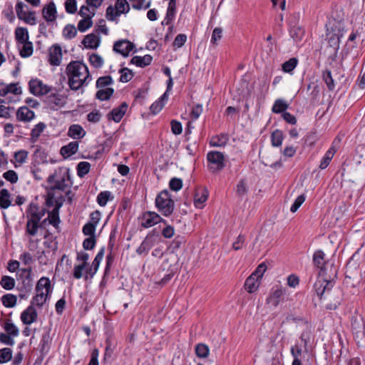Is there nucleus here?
<instances>
[{
    "label": "nucleus",
    "mask_w": 365,
    "mask_h": 365,
    "mask_svg": "<svg viewBox=\"0 0 365 365\" xmlns=\"http://www.w3.org/2000/svg\"><path fill=\"white\" fill-rule=\"evenodd\" d=\"M68 85L71 90L77 91L87 86L91 80L87 66L80 61H71L66 67Z\"/></svg>",
    "instance_id": "obj_1"
},
{
    "label": "nucleus",
    "mask_w": 365,
    "mask_h": 365,
    "mask_svg": "<svg viewBox=\"0 0 365 365\" xmlns=\"http://www.w3.org/2000/svg\"><path fill=\"white\" fill-rule=\"evenodd\" d=\"M241 87L242 91L240 94L242 95V99L239 101L237 110L242 113L240 117L241 125L242 127L245 128L250 123V116L249 113V96L250 91L249 88V82L246 79H242Z\"/></svg>",
    "instance_id": "obj_2"
},
{
    "label": "nucleus",
    "mask_w": 365,
    "mask_h": 365,
    "mask_svg": "<svg viewBox=\"0 0 365 365\" xmlns=\"http://www.w3.org/2000/svg\"><path fill=\"white\" fill-rule=\"evenodd\" d=\"M155 206L164 216H170L174 210L175 202L167 190L160 192L155 198Z\"/></svg>",
    "instance_id": "obj_3"
},
{
    "label": "nucleus",
    "mask_w": 365,
    "mask_h": 365,
    "mask_svg": "<svg viewBox=\"0 0 365 365\" xmlns=\"http://www.w3.org/2000/svg\"><path fill=\"white\" fill-rule=\"evenodd\" d=\"M351 330L358 343L365 341V321L362 317H352Z\"/></svg>",
    "instance_id": "obj_4"
},
{
    "label": "nucleus",
    "mask_w": 365,
    "mask_h": 365,
    "mask_svg": "<svg viewBox=\"0 0 365 365\" xmlns=\"http://www.w3.org/2000/svg\"><path fill=\"white\" fill-rule=\"evenodd\" d=\"M334 282L332 280H328L324 276H319V279L314 284L317 294L320 299L323 297H326L332 290Z\"/></svg>",
    "instance_id": "obj_5"
},
{
    "label": "nucleus",
    "mask_w": 365,
    "mask_h": 365,
    "mask_svg": "<svg viewBox=\"0 0 365 365\" xmlns=\"http://www.w3.org/2000/svg\"><path fill=\"white\" fill-rule=\"evenodd\" d=\"M207 160L210 163V170L212 172L221 170L225 167V158L221 152H209L207 154Z\"/></svg>",
    "instance_id": "obj_6"
},
{
    "label": "nucleus",
    "mask_w": 365,
    "mask_h": 365,
    "mask_svg": "<svg viewBox=\"0 0 365 365\" xmlns=\"http://www.w3.org/2000/svg\"><path fill=\"white\" fill-rule=\"evenodd\" d=\"M29 91L34 96H43L48 93L51 87L43 83V82L37 78L31 79L29 83Z\"/></svg>",
    "instance_id": "obj_7"
},
{
    "label": "nucleus",
    "mask_w": 365,
    "mask_h": 365,
    "mask_svg": "<svg viewBox=\"0 0 365 365\" xmlns=\"http://www.w3.org/2000/svg\"><path fill=\"white\" fill-rule=\"evenodd\" d=\"M160 222L165 223V220H164L158 213L148 211L144 212L142 215L141 226L145 228H148Z\"/></svg>",
    "instance_id": "obj_8"
},
{
    "label": "nucleus",
    "mask_w": 365,
    "mask_h": 365,
    "mask_svg": "<svg viewBox=\"0 0 365 365\" xmlns=\"http://www.w3.org/2000/svg\"><path fill=\"white\" fill-rule=\"evenodd\" d=\"M284 294L285 289L282 287H274L272 288L269 296L267 297V302L268 304L277 307L279 303L284 300Z\"/></svg>",
    "instance_id": "obj_9"
},
{
    "label": "nucleus",
    "mask_w": 365,
    "mask_h": 365,
    "mask_svg": "<svg viewBox=\"0 0 365 365\" xmlns=\"http://www.w3.org/2000/svg\"><path fill=\"white\" fill-rule=\"evenodd\" d=\"M313 263L314 266L320 269L319 273V276H325L327 274L325 254L322 250H319L314 253Z\"/></svg>",
    "instance_id": "obj_10"
},
{
    "label": "nucleus",
    "mask_w": 365,
    "mask_h": 365,
    "mask_svg": "<svg viewBox=\"0 0 365 365\" xmlns=\"http://www.w3.org/2000/svg\"><path fill=\"white\" fill-rule=\"evenodd\" d=\"M45 213V208L40 207L37 204L31 202L27 210V218L40 222Z\"/></svg>",
    "instance_id": "obj_11"
},
{
    "label": "nucleus",
    "mask_w": 365,
    "mask_h": 365,
    "mask_svg": "<svg viewBox=\"0 0 365 365\" xmlns=\"http://www.w3.org/2000/svg\"><path fill=\"white\" fill-rule=\"evenodd\" d=\"M133 44L128 40H120L116 41L113 46V51L120 53L123 56H128L133 50Z\"/></svg>",
    "instance_id": "obj_12"
},
{
    "label": "nucleus",
    "mask_w": 365,
    "mask_h": 365,
    "mask_svg": "<svg viewBox=\"0 0 365 365\" xmlns=\"http://www.w3.org/2000/svg\"><path fill=\"white\" fill-rule=\"evenodd\" d=\"M38 314L34 306H29L21 314V320L24 324L29 325L37 319Z\"/></svg>",
    "instance_id": "obj_13"
},
{
    "label": "nucleus",
    "mask_w": 365,
    "mask_h": 365,
    "mask_svg": "<svg viewBox=\"0 0 365 365\" xmlns=\"http://www.w3.org/2000/svg\"><path fill=\"white\" fill-rule=\"evenodd\" d=\"M157 236L155 235H148L140 245L137 248L136 252L138 255L147 254L154 246Z\"/></svg>",
    "instance_id": "obj_14"
},
{
    "label": "nucleus",
    "mask_w": 365,
    "mask_h": 365,
    "mask_svg": "<svg viewBox=\"0 0 365 365\" xmlns=\"http://www.w3.org/2000/svg\"><path fill=\"white\" fill-rule=\"evenodd\" d=\"M327 297L331 301L333 299V302H331L326 306L327 309L334 310L341 304L342 301V292L340 289L331 291L329 294H328Z\"/></svg>",
    "instance_id": "obj_15"
},
{
    "label": "nucleus",
    "mask_w": 365,
    "mask_h": 365,
    "mask_svg": "<svg viewBox=\"0 0 365 365\" xmlns=\"http://www.w3.org/2000/svg\"><path fill=\"white\" fill-rule=\"evenodd\" d=\"M48 61L52 66H59L62 59L61 47L58 45H53L49 49Z\"/></svg>",
    "instance_id": "obj_16"
},
{
    "label": "nucleus",
    "mask_w": 365,
    "mask_h": 365,
    "mask_svg": "<svg viewBox=\"0 0 365 365\" xmlns=\"http://www.w3.org/2000/svg\"><path fill=\"white\" fill-rule=\"evenodd\" d=\"M128 108V104L125 102L122 103L118 108H113L108 114V120H113L116 123L121 120Z\"/></svg>",
    "instance_id": "obj_17"
},
{
    "label": "nucleus",
    "mask_w": 365,
    "mask_h": 365,
    "mask_svg": "<svg viewBox=\"0 0 365 365\" xmlns=\"http://www.w3.org/2000/svg\"><path fill=\"white\" fill-rule=\"evenodd\" d=\"M208 190L205 187L197 188L194 196V204L197 208H202L208 197Z\"/></svg>",
    "instance_id": "obj_18"
},
{
    "label": "nucleus",
    "mask_w": 365,
    "mask_h": 365,
    "mask_svg": "<svg viewBox=\"0 0 365 365\" xmlns=\"http://www.w3.org/2000/svg\"><path fill=\"white\" fill-rule=\"evenodd\" d=\"M43 17L47 22H53L56 19L57 11L55 4L51 1L46 5L42 10Z\"/></svg>",
    "instance_id": "obj_19"
},
{
    "label": "nucleus",
    "mask_w": 365,
    "mask_h": 365,
    "mask_svg": "<svg viewBox=\"0 0 365 365\" xmlns=\"http://www.w3.org/2000/svg\"><path fill=\"white\" fill-rule=\"evenodd\" d=\"M34 117V112L26 106L20 107L16 112V118L19 121L29 122Z\"/></svg>",
    "instance_id": "obj_20"
},
{
    "label": "nucleus",
    "mask_w": 365,
    "mask_h": 365,
    "mask_svg": "<svg viewBox=\"0 0 365 365\" xmlns=\"http://www.w3.org/2000/svg\"><path fill=\"white\" fill-rule=\"evenodd\" d=\"M43 289H45V292L48 294H51L53 291V287L51 284V281L48 277H42L37 282L36 286V292H43Z\"/></svg>",
    "instance_id": "obj_21"
},
{
    "label": "nucleus",
    "mask_w": 365,
    "mask_h": 365,
    "mask_svg": "<svg viewBox=\"0 0 365 365\" xmlns=\"http://www.w3.org/2000/svg\"><path fill=\"white\" fill-rule=\"evenodd\" d=\"M9 93L15 95L21 94V88L18 86L17 83H10L9 85L0 83V96H5Z\"/></svg>",
    "instance_id": "obj_22"
},
{
    "label": "nucleus",
    "mask_w": 365,
    "mask_h": 365,
    "mask_svg": "<svg viewBox=\"0 0 365 365\" xmlns=\"http://www.w3.org/2000/svg\"><path fill=\"white\" fill-rule=\"evenodd\" d=\"M86 133L83 127L78 124L71 125L68 130V135L75 140L83 138Z\"/></svg>",
    "instance_id": "obj_23"
},
{
    "label": "nucleus",
    "mask_w": 365,
    "mask_h": 365,
    "mask_svg": "<svg viewBox=\"0 0 365 365\" xmlns=\"http://www.w3.org/2000/svg\"><path fill=\"white\" fill-rule=\"evenodd\" d=\"M51 344V338L50 336V331H46L41 336L40 343H39V349L40 351L42 354H47L50 349Z\"/></svg>",
    "instance_id": "obj_24"
},
{
    "label": "nucleus",
    "mask_w": 365,
    "mask_h": 365,
    "mask_svg": "<svg viewBox=\"0 0 365 365\" xmlns=\"http://www.w3.org/2000/svg\"><path fill=\"white\" fill-rule=\"evenodd\" d=\"M267 269V265L264 262L261 263L258 265L254 272H252V277L255 276L257 277L256 282H252V292L256 291L259 287L260 282L259 279H261Z\"/></svg>",
    "instance_id": "obj_25"
},
{
    "label": "nucleus",
    "mask_w": 365,
    "mask_h": 365,
    "mask_svg": "<svg viewBox=\"0 0 365 365\" xmlns=\"http://www.w3.org/2000/svg\"><path fill=\"white\" fill-rule=\"evenodd\" d=\"M327 36L329 46L337 51L339 48L340 38L343 36L342 33L339 30L337 33H329Z\"/></svg>",
    "instance_id": "obj_26"
},
{
    "label": "nucleus",
    "mask_w": 365,
    "mask_h": 365,
    "mask_svg": "<svg viewBox=\"0 0 365 365\" xmlns=\"http://www.w3.org/2000/svg\"><path fill=\"white\" fill-rule=\"evenodd\" d=\"M78 143L77 141L70 142L68 145L61 148V154L63 158H68L75 154L78 151Z\"/></svg>",
    "instance_id": "obj_27"
},
{
    "label": "nucleus",
    "mask_w": 365,
    "mask_h": 365,
    "mask_svg": "<svg viewBox=\"0 0 365 365\" xmlns=\"http://www.w3.org/2000/svg\"><path fill=\"white\" fill-rule=\"evenodd\" d=\"M51 294L44 292H36V294L32 298L30 306L35 307H41L50 298Z\"/></svg>",
    "instance_id": "obj_28"
},
{
    "label": "nucleus",
    "mask_w": 365,
    "mask_h": 365,
    "mask_svg": "<svg viewBox=\"0 0 365 365\" xmlns=\"http://www.w3.org/2000/svg\"><path fill=\"white\" fill-rule=\"evenodd\" d=\"M104 252L105 249L104 247H102L96 255L91 267L87 270V272H88L91 275V277H93V275L96 273L99 267L100 263L103 258Z\"/></svg>",
    "instance_id": "obj_29"
},
{
    "label": "nucleus",
    "mask_w": 365,
    "mask_h": 365,
    "mask_svg": "<svg viewBox=\"0 0 365 365\" xmlns=\"http://www.w3.org/2000/svg\"><path fill=\"white\" fill-rule=\"evenodd\" d=\"M152 60L153 57L148 54L143 56H135L131 59V63L135 64L138 67L143 68L150 65Z\"/></svg>",
    "instance_id": "obj_30"
},
{
    "label": "nucleus",
    "mask_w": 365,
    "mask_h": 365,
    "mask_svg": "<svg viewBox=\"0 0 365 365\" xmlns=\"http://www.w3.org/2000/svg\"><path fill=\"white\" fill-rule=\"evenodd\" d=\"M11 205V195L7 189H1L0 191V207L7 209Z\"/></svg>",
    "instance_id": "obj_31"
},
{
    "label": "nucleus",
    "mask_w": 365,
    "mask_h": 365,
    "mask_svg": "<svg viewBox=\"0 0 365 365\" xmlns=\"http://www.w3.org/2000/svg\"><path fill=\"white\" fill-rule=\"evenodd\" d=\"M86 48H96L98 46V38L94 34L86 35L82 41Z\"/></svg>",
    "instance_id": "obj_32"
},
{
    "label": "nucleus",
    "mask_w": 365,
    "mask_h": 365,
    "mask_svg": "<svg viewBox=\"0 0 365 365\" xmlns=\"http://www.w3.org/2000/svg\"><path fill=\"white\" fill-rule=\"evenodd\" d=\"M289 34L294 41L299 42L304 35V29L298 25H294L291 26Z\"/></svg>",
    "instance_id": "obj_33"
},
{
    "label": "nucleus",
    "mask_w": 365,
    "mask_h": 365,
    "mask_svg": "<svg viewBox=\"0 0 365 365\" xmlns=\"http://www.w3.org/2000/svg\"><path fill=\"white\" fill-rule=\"evenodd\" d=\"M3 328L5 331V333L12 336L14 338L19 334V330L18 327L11 322V319H6L4 322Z\"/></svg>",
    "instance_id": "obj_34"
},
{
    "label": "nucleus",
    "mask_w": 365,
    "mask_h": 365,
    "mask_svg": "<svg viewBox=\"0 0 365 365\" xmlns=\"http://www.w3.org/2000/svg\"><path fill=\"white\" fill-rule=\"evenodd\" d=\"M45 128L46 124L44 123L40 122L36 124L31 130L30 141L33 143H36Z\"/></svg>",
    "instance_id": "obj_35"
},
{
    "label": "nucleus",
    "mask_w": 365,
    "mask_h": 365,
    "mask_svg": "<svg viewBox=\"0 0 365 365\" xmlns=\"http://www.w3.org/2000/svg\"><path fill=\"white\" fill-rule=\"evenodd\" d=\"M95 15L94 11H92L91 15L88 16L83 17V19L80 20L78 24V29L81 32H85L87 29L91 28L93 25L92 18Z\"/></svg>",
    "instance_id": "obj_36"
},
{
    "label": "nucleus",
    "mask_w": 365,
    "mask_h": 365,
    "mask_svg": "<svg viewBox=\"0 0 365 365\" xmlns=\"http://www.w3.org/2000/svg\"><path fill=\"white\" fill-rule=\"evenodd\" d=\"M15 38L19 43L29 41V32L26 28L17 27L15 30Z\"/></svg>",
    "instance_id": "obj_37"
},
{
    "label": "nucleus",
    "mask_w": 365,
    "mask_h": 365,
    "mask_svg": "<svg viewBox=\"0 0 365 365\" xmlns=\"http://www.w3.org/2000/svg\"><path fill=\"white\" fill-rule=\"evenodd\" d=\"M39 221L27 220L26 225V233L30 236H35L37 234L38 229L40 227Z\"/></svg>",
    "instance_id": "obj_38"
},
{
    "label": "nucleus",
    "mask_w": 365,
    "mask_h": 365,
    "mask_svg": "<svg viewBox=\"0 0 365 365\" xmlns=\"http://www.w3.org/2000/svg\"><path fill=\"white\" fill-rule=\"evenodd\" d=\"M69 178H66L64 176L57 179L56 183L51 187V190H58L61 191H66V188L70 187L68 183Z\"/></svg>",
    "instance_id": "obj_39"
},
{
    "label": "nucleus",
    "mask_w": 365,
    "mask_h": 365,
    "mask_svg": "<svg viewBox=\"0 0 365 365\" xmlns=\"http://www.w3.org/2000/svg\"><path fill=\"white\" fill-rule=\"evenodd\" d=\"M322 79L326 83L329 91H332L335 89V83L331 75V72L326 69L322 72Z\"/></svg>",
    "instance_id": "obj_40"
},
{
    "label": "nucleus",
    "mask_w": 365,
    "mask_h": 365,
    "mask_svg": "<svg viewBox=\"0 0 365 365\" xmlns=\"http://www.w3.org/2000/svg\"><path fill=\"white\" fill-rule=\"evenodd\" d=\"M115 15H120L122 14L128 13L130 10V4L127 0H117L115 4Z\"/></svg>",
    "instance_id": "obj_41"
},
{
    "label": "nucleus",
    "mask_w": 365,
    "mask_h": 365,
    "mask_svg": "<svg viewBox=\"0 0 365 365\" xmlns=\"http://www.w3.org/2000/svg\"><path fill=\"white\" fill-rule=\"evenodd\" d=\"M288 103L283 99H277L272 106V110L274 113H283L288 108Z\"/></svg>",
    "instance_id": "obj_42"
},
{
    "label": "nucleus",
    "mask_w": 365,
    "mask_h": 365,
    "mask_svg": "<svg viewBox=\"0 0 365 365\" xmlns=\"http://www.w3.org/2000/svg\"><path fill=\"white\" fill-rule=\"evenodd\" d=\"M114 93L112 88H99L96 94V98L101 101L108 100Z\"/></svg>",
    "instance_id": "obj_43"
},
{
    "label": "nucleus",
    "mask_w": 365,
    "mask_h": 365,
    "mask_svg": "<svg viewBox=\"0 0 365 365\" xmlns=\"http://www.w3.org/2000/svg\"><path fill=\"white\" fill-rule=\"evenodd\" d=\"M284 139V135L282 130H275L271 134L272 145L274 147H279L282 145Z\"/></svg>",
    "instance_id": "obj_44"
},
{
    "label": "nucleus",
    "mask_w": 365,
    "mask_h": 365,
    "mask_svg": "<svg viewBox=\"0 0 365 365\" xmlns=\"http://www.w3.org/2000/svg\"><path fill=\"white\" fill-rule=\"evenodd\" d=\"M47 220H48L49 224L52 225L56 229H58V225L61 222L59 212L52 210L48 213V218L45 219L43 222H45Z\"/></svg>",
    "instance_id": "obj_45"
},
{
    "label": "nucleus",
    "mask_w": 365,
    "mask_h": 365,
    "mask_svg": "<svg viewBox=\"0 0 365 365\" xmlns=\"http://www.w3.org/2000/svg\"><path fill=\"white\" fill-rule=\"evenodd\" d=\"M27 276L26 278L21 279V287L20 290L21 292H24L26 293H28L31 291L33 287V278L31 277V274L26 273Z\"/></svg>",
    "instance_id": "obj_46"
},
{
    "label": "nucleus",
    "mask_w": 365,
    "mask_h": 365,
    "mask_svg": "<svg viewBox=\"0 0 365 365\" xmlns=\"http://www.w3.org/2000/svg\"><path fill=\"white\" fill-rule=\"evenodd\" d=\"M77 34V30L74 25L67 24L63 29V36L66 39H72Z\"/></svg>",
    "instance_id": "obj_47"
},
{
    "label": "nucleus",
    "mask_w": 365,
    "mask_h": 365,
    "mask_svg": "<svg viewBox=\"0 0 365 365\" xmlns=\"http://www.w3.org/2000/svg\"><path fill=\"white\" fill-rule=\"evenodd\" d=\"M1 301L4 307L11 308L16 304L17 298L12 294H6L2 297Z\"/></svg>",
    "instance_id": "obj_48"
},
{
    "label": "nucleus",
    "mask_w": 365,
    "mask_h": 365,
    "mask_svg": "<svg viewBox=\"0 0 365 365\" xmlns=\"http://www.w3.org/2000/svg\"><path fill=\"white\" fill-rule=\"evenodd\" d=\"M11 349L6 347L0 349V364H5L12 359Z\"/></svg>",
    "instance_id": "obj_49"
},
{
    "label": "nucleus",
    "mask_w": 365,
    "mask_h": 365,
    "mask_svg": "<svg viewBox=\"0 0 365 365\" xmlns=\"http://www.w3.org/2000/svg\"><path fill=\"white\" fill-rule=\"evenodd\" d=\"M228 138L227 135H221L213 137L210 140V145L214 147L225 146L227 144Z\"/></svg>",
    "instance_id": "obj_50"
},
{
    "label": "nucleus",
    "mask_w": 365,
    "mask_h": 365,
    "mask_svg": "<svg viewBox=\"0 0 365 365\" xmlns=\"http://www.w3.org/2000/svg\"><path fill=\"white\" fill-rule=\"evenodd\" d=\"M0 284L4 289L11 290L15 287V279L9 276H3Z\"/></svg>",
    "instance_id": "obj_51"
},
{
    "label": "nucleus",
    "mask_w": 365,
    "mask_h": 365,
    "mask_svg": "<svg viewBox=\"0 0 365 365\" xmlns=\"http://www.w3.org/2000/svg\"><path fill=\"white\" fill-rule=\"evenodd\" d=\"M132 7L134 9H146L150 6V0H130Z\"/></svg>",
    "instance_id": "obj_52"
},
{
    "label": "nucleus",
    "mask_w": 365,
    "mask_h": 365,
    "mask_svg": "<svg viewBox=\"0 0 365 365\" xmlns=\"http://www.w3.org/2000/svg\"><path fill=\"white\" fill-rule=\"evenodd\" d=\"M91 165L88 162L82 161L77 165V173L79 177H83L90 171Z\"/></svg>",
    "instance_id": "obj_53"
},
{
    "label": "nucleus",
    "mask_w": 365,
    "mask_h": 365,
    "mask_svg": "<svg viewBox=\"0 0 365 365\" xmlns=\"http://www.w3.org/2000/svg\"><path fill=\"white\" fill-rule=\"evenodd\" d=\"M23 47L20 51V55L23 58H27L32 55L33 53V44L31 41H26V43H23Z\"/></svg>",
    "instance_id": "obj_54"
},
{
    "label": "nucleus",
    "mask_w": 365,
    "mask_h": 365,
    "mask_svg": "<svg viewBox=\"0 0 365 365\" xmlns=\"http://www.w3.org/2000/svg\"><path fill=\"white\" fill-rule=\"evenodd\" d=\"M209 347L205 344H198L195 346V354L200 358H206L209 354Z\"/></svg>",
    "instance_id": "obj_55"
},
{
    "label": "nucleus",
    "mask_w": 365,
    "mask_h": 365,
    "mask_svg": "<svg viewBox=\"0 0 365 365\" xmlns=\"http://www.w3.org/2000/svg\"><path fill=\"white\" fill-rule=\"evenodd\" d=\"M298 60L296 58H291L282 64V70L284 72L290 73L297 66Z\"/></svg>",
    "instance_id": "obj_56"
},
{
    "label": "nucleus",
    "mask_w": 365,
    "mask_h": 365,
    "mask_svg": "<svg viewBox=\"0 0 365 365\" xmlns=\"http://www.w3.org/2000/svg\"><path fill=\"white\" fill-rule=\"evenodd\" d=\"M113 79L110 76H101L96 81V87L98 88H104L108 86L113 84Z\"/></svg>",
    "instance_id": "obj_57"
},
{
    "label": "nucleus",
    "mask_w": 365,
    "mask_h": 365,
    "mask_svg": "<svg viewBox=\"0 0 365 365\" xmlns=\"http://www.w3.org/2000/svg\"><path fill=\"white\" fill-rule=\"evenodd\" d=\"M119 72L120 73V79H119L120 82L127 83V82L130 81L132 79V78L133 77V72L128 68H121L119 71Z\"/></svg>",
    "instance_id": "obj_58"
},
{
    "label": "nucleus",
    "mask_w": 365,
    "mask_h": 365,
    "mask_svg": "<svg viewBox=\"0 0 365 365\" xmlns=\"http://www.w3.org/2000/svg\"><path fill=\"white\" fill-rule=\"evenodd\" d=\"M249 186L247 182L242 179L237 185V194L239 197H243L248 191Z\"/></svg>",
    "instance_id": "obj_59"
},
{
    "label": "nucleus",
    "mask_w": 365,
    "mask_h": 365,
    "mask_svg": "<svg viewBox=\"0 0 365 365\" xmlns=\"http://www.w3.org/2000/svg\"><path fill=\"white\" fill-rule=\"evenodd\" d=\"M29 153L25 150H21L14 153V158L16 163L23 164L26 162L28 158Z\"/></svg>",
    "instance_id": "obj_60"
},
{
    "label": "nucleus",
    "mask_w": 365,
    "mask_h": 365,
    "mask_svg": "<svg viewBox=\"0 0 365 365\" xmlns=\"http://www.w3.org/2000/svg\"><path fill=\"white\" fill-rule=\"evenodd\" d=\"M0 342L4 345L13 346L15 344V340H14V337H13L12 336H11L6 333L1 332L0 333Z\"/></svg>",
    "instance_id": "obj_61"
},
{
    "label": "nucleus",
    "mask_w": 365,
    "mask_h": 365,
    "mask_svg": "<svg viewBox=\"0 0 365 365\" xmlns=\"http://www.w3.org/2000/svg\"><path fill=\"white\" fill-rule=\"evenodd\" d=\"M89 61L95 68H101L103 64V59L101 56L96 53H93L90 56Z\"/></svg>",
    "instance_id": "obj_62"
},
{
    "label": "nucleus",
    "mask_w": 365,
    "mask_h": 365,
    "mask_svg": "<svg viewBox=\"0 0 365 365\" xmlns=\"http://www.w3.org/2000/svg\"><path fill=\"white\" fill-rule=\"evenodd\" d=\"M169 187L173 191H179L182 187V180L178 178H173L169 182Z\"/></svg>",
    "instance_id": "obj_63"
},
{
    "label": "nucleus",
    "mask_w": 365,
    "mask_h": 365,
    "mask_svg": "<svg viewBox=\"0 0 365 365\" xmlns=\"http://www.w3.org/2000/svg\"><path fill=\"white\" fill-rule=\"evenodd\" d=\"M110 197L109 191L101 192L97 196V202L100 206H105Z\"/></svg>",
    "instance_id": "obj_64"
}]
</instances>
